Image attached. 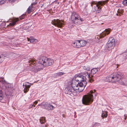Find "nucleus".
<instances>
[{
	"instance_id": "obj_3",
	"label": "nucleus",
	"mask_w": 127,
	"mask_h": 127,
	"mask_svg": "<svg viewBox=\"0 0 127 127\" xmlns=\"http://www.w3.org/2000/svg\"><path fill=\"white\" fill-rule=\"evenodd\" d=\"M123 77V73L119 72L107 77L106 80L107 81L112 83L119 82L121 81V79Z\"/></svg>"
},
{
	"instance_id": "obj_35",
	"label": "nucleus",
	"mask_w": 127,
	"mask_h": 127,
	"mask_svg": "<svg viewBox=\"0 0 127 127\" xmlns=\"http://www.w3.org/2000/svg\"><path fill=\"white\" fill-rule=\"evenodd\" d=\"M41 127H46V125H44V126H43L42 127L41 126Z\"/></svg>"
},
{
	"instance_id": "obj_9",
	"label": "nucleus",
	"mask_w": 127,
	"mask_h": 127,
	"mask_svg": "<svg viewBox=\"0 0 127 127\" xmlns=\"http://www.w3.org/2000/svg\"><path fill=\"white\" fill-rule=\"evenodd\" d=\"M43 104L44 109L52 111L55 108V107L53 105L47 102H45V103H43Z\"/></svg>"
},
{
	"instance_id": "obj_27",
	"label": "nucleus",
	"mask_w": 127,
	"mask_h": 127,
	"mask_svg": "<svg viewBox=\"0 0 127 127\" xmlns=\"http://www.w3.org/2000/svg\"><path fill=\"white\" fill-rule=\"evenodd\" d=\"M25 15L23 14L22 16H21L19 18L21 20V19H23L25 17Z\"/></svg>"
},
{
	"instance_id": "obj_41",
	"label": "nucleus",
	"mask_w": 127,
	"mask_h": 127,
	"mask_svg": "<svg viewBox=\"0 0 127 127\" xmlns=\"http://www.w3.org/2000/svg\"><path fill=\"white\" fill-rule=\"evenodd\" d=\"M125 120H126V118H125Z\"/></svg>"
},
{
	"instance_id": "obj_30",
	"label": "nucleus",
	"mask_w": 127,
	"mask_h": 127,
	"mask_svg": "<svg viewBox=\"0 0 127 127\" xmlns=\"http://www.w3.org/2000/svg\"><path fill=\"white\" fill-rule=\"evenodd\" d=\"M124 57L126 59H127V52L124 55Z\"/></svg>"
},
{
	"instance_id": "obj_23",
	"label": "nucleus",
	"mask_w": 127,
	"mask_h": 127,
	"mask_svg": "<svg viewBox=\"0 0 127 127\" xmlns=\"http://www.w3.org/2000/svg\"><path fill=\"white\" fill-rule=\"evenodd\" d=\"M123 4L125 5H127V0H125L123 2Z\"/></svg>"
},
{
	"instance_id": "obj_18",
	"label": "nucleus",
	"mask_w": 127,
	"mask_h": 127,
	"mask_svg": "<svg viewBox=\"0 0 127 127\" xmlns=\"http://www.w3.org/2000/svg\"><path fill=\"white\" fill-rule=\"evenodd\" d=\"M98 68H94L92 69L91 72L92 74H95L98 70Z\"/></svg>"
},
{
	"instance_id": "obj_26",
	"label": "nucleus",
	"mask_w": 127,
	"mask_h": 127,
	"mask_svg": "<svg viewBox=\"0 0 127 127\" xmlns=\"http://www.w3.org/2000/svg\"><path fill=\"white\" fill-rule=\"evenodd\" d=\"M33 105L34 104H30L29 105V109H30L31 108H32Z\"/></svg>"
},
{
	"instance_id": "obj_34",
	"label": "nucleus",
	"mask_w": 127,
	"mask_h": 127,
	"mask_svg": "<svg viewBox=\"0 0 127 127\" xmlns=\"http://www.w3.org/2000/svg\"><path fill=\"white\" fill-rule=\"evenodd\" d=\"M42 69V68H38V71H40V70Z\"/></svg>"
},
{
	"instance_id": "obj_13",
	"label": "nucleus",
	"mask_w": 127,
	"mask_h": 127,
	"mask_svg": "<svg viewBox=\"0 0 127 127\" xmlns=\"http://www.w3.org/2000/svg\"><path fill=\"white\" fill-rule=\"evenodd\" d=\"M37 3V2L35 1V2L32 3L31 5L29 7L26 11L28 14L30 13L31 12H32V11H33V8L34 7L33 5L36 4Z\"/></svg>"
},
{
	"instance_id": "obj_2",
	"label": "nucleus",
	"mask_w": 127,
	"mask_h": 127,
	"mask_svg": "<svg viewBox=\"0 0 127 127\" xmlns=\"http://www.w3.org/2000/svg\"><path fill=\"white\" fill-rule=\"evenodd\" d=\"M95 90H91L89 93L84 96L82 99L83 103L85 105H88L92 102L94 98L93 96V95H94L95 98L97 95L96 93H95Z\"/></svg>"
},
{
	"instance_id": "obj_1",
	"label": "nucleus",
	"mask_w": 127,
	"mask_h": 127,
	"mask_svg": "<svg viewBox=\"0 0 127 127\" xmlns=\"http://www.w3.org/2000/svg\"><path fill=\"white\" fill-rule=\"evenodd\" d=\"M85 75L86 76L81 74L75 75L74 79L69 82V85L65 89V93L73 96L82 91L86 85V80L87 78L90 82L93 81L92 75L91 76L88 73H86Z\"/></svg>"
},
{
	"instance_id": "obj_16",
	"label": "nucleus",
	"mask_w": 127,
	"mask_h": 127,
	"mask_svg": "<svg viewBox=\"0 0 127 127\" xmlns=\"http://www.w3.org/2000/svg\"><path fill=\"white\" fill-rule=\"evenodd\" d=\"M80 47L85 46L87 42L84 40H79Z\"/></svg>"
},
{
	"instance_id": "obj_11",
	"label": "nucleus",
	"mask_w": 127,
	"mask_h": 127,
	"mask_svg": "<svg viewBox=\"0 0 127 127\" xmlns=\"http://www.w3.org/2000/svg\"><path fill=\"white\" fill-rule=\"evenodd\" d=\"M111 31V30L109 29H106L105 31L100 34L99 36H98V37L100 38L104 37L106 35L109 34L110 33Z\"/></svg>"
},
{
	"instance_id": "obj_4",
	"label": "nucleus",
	"mask_w": 127,
	"mask_h": 127,
	"mask_svg": "<svg viewBox=\"0 0 127 127\" xmlns=\"http://www.w3.org/2000/svg\"><path fill=\"white\" fill-rule=\"evenodd\" d=\"M38 61L39 64L44 66H50L54 63L53 60L48 58L45 56H42L40 57Z\"/></svg>"
},
{
	"instance_id": "obj_31",
	"label": "nucleus",
	"mask_w": 127,
	"mask_h": 127,
	"mask_svg": "<svg viewBox=\"0 0 127 127\" xmlns=\"http://www.w3.org/2000/svg\"><path fill=\"white\" fill-rule=\"evenodd\" d=\"M100 125V124L99 123H96L95 124L94 126H99Z\"/></svg>"
},
{
	"instance_id": "obj_37",
	"label": "nucleus",
	"mask_w": 127,
	"mask_h": 127,
	"mask_svg": "<svg viewBox=\"0 0 127 127\" xmlns=\"http://www.w3.org/2000/svg\"><path fill=\"white\" fill-rule=\"evenodd\" d=\"M3 60V58L2 59H1V61H0V62H1V61H2V60Z\"/></svg>"
},
{
	"instance_id": "obj_33",
	"label": "nucleus",
	"mask_w": 127,
	"mask_h": 127,
	"mask_svg": "<svg viewBox=\"0 0 127 127\" xmlns=\"http://www.w3.org/2000/svg\"><path fill=\"white\" fill-rule=\"evenodd\" d=\"M38 103V101L36 100L34 101L33 103L35 104V105H36V104H37Z\"/></svg>"
},
{
	"instance_id": "obj_17",
	"label": "nucleus",
	"mask_w": 127,
	"mask_h": 127,
	"mask_svg": "<svg viewBox=\"0 0 127 127\" xmlns=\"http://www.w3.org/2000/svg\"><path fill=\"white\" fill-rule=\"evenodd\" d=\"M123 12V10L119 9L117 11V13L116 14L117 16H120L122 14Z\"/></svg>"
},
{
	"instance_id": "obj_12",
	"label": "nucleus",
	"mask_w": 127,
	"mask_h": 127,
	"mask_svg": "<svg viewBox=\"0 0 127 127\" xmlns=\"http://www.w3.org/2000/svg\"><path fill=\"white\" fill-rule=\"evenodd\" d=\"M19 21L18 18H15L11 19L8 22H10L9 24L8 25V27H12L16 24V23Z\"/></svg>"
},
{
	"instance_id": "obj_7",
	"label": "nucleus",
	"mask_w": 127,
	"mask_h": 127,
	"mask_svg": "<svg viewBox=\"0 0 127 127\" xmlns=\"http://www.w3.org/2000/svg\"><path fill=\"white\" fill-rule=\"evenodd\" d=\"M115 45V40L113 37H110L106 44V47L108 50L113 49Z\"/></svg>"
},
{
	"instance_id": "obj_14",
	"label": "nucleus",
	"mask_w": 127,
	"mask_h": 127,
	"mask_svg": "<svg viewBox=\"0 0 127 127\" xmlns=\"http://www.w3.org/2000/svg\"><path fill=\"white\" fill-rule=\"evenodd\" d=\"M79 44V40H77L73 42L72 43L71 45L74 48H80Z\"/></svg>"
},
{
	"instance_id": "obj_22",
	"label": "nucleus",
	"mask_w": 127,
	"mask_h": 127,
	"mask_svg": "<svg viewBox=\"0 0 127 127\" xmlns=\"http://www.w3.org/2000/svg\"><path fill=\"white\" fill-rule=\"evenodd\" d=\"M3 97V95L2 92L0 90V100H2Z\"/></svg>"
},
{
	"instance_id": "obj_40",
	"label": "nucleus",
	"mask_w": 127,
	"mask_h": 127,
	"mask_svg": "<svg viewBox=\"0 0 127 127\" xmlns=\"http://www.w3.org/2000/svg\"><path fill=\"white\" fill-rule=\"evenodd\" d=\"M120 84H122L123 83H120Z\"/></svg>"
},
{
	"instance_id": "obj_39",
	"label": "nucleus",
	"mask_w": 127,
	"mask_h": 127,
	"mask_svg": "<svg viewBox=\"0 0 127 127\" xmlns=\"http://www.w3.org/2000/svg\"><path fill=\"white\" fill-rule=\"evenodd\" d=\"M0 79H3V78H2L1 77H0Z\"/></svg>"
},
{
	"instance_id": "obj_15",
	"label": "nucleus",
	"mask_w": 127,
	"mask_h": 127,
	"mask_svg": "<svg viewBox=\"0 0 127 127\" xmlns=\"http://www.w3.org/2000/svg\"><path fill=\"white\" fill-rule=\"evenodd\" d=\"M27 40L30 42L34 43L38 42V40L32 37H30L29 38H27Z\"/></svg>"
},
{
	"instance_id": "obj_29",
	"label": "nucleus",
	"mask_w": 127,
	"mask_h": 127,
	"mask_svg": "<svg viewBox=\"0 0 127 127\" xmlns=\"http://www.w3.org/2000/svg\"><path fill=\"white\" fill-rule=\"evenodd\" d=\"M64 74V73H63L62 72H60L58 73V75H62Z\"/></svg>"
},
{
	"instance_id": "obj_19",
	"label": "nucleus",
	"mask_w": 127,
	"mask_h": 127,
	"mask_svg": "<svg viewBox=\"0 0 127 127\" xmlns=\"http://www.w3.org/2000/svg\"><path fill=\"white\" fill-rule=\"evenodd\" d=\"M39 121L41 124L44 123L46 121L45 118L44 117L40 118Z\"/></svg>"
},
{
	"instance_id": "obj_28",
	"label": "nucleus",
	"mask_w": 127,
	"mask_h": 127,
	"mask_svg": "<svg viewBox=\"0 0 127 127\" xmlns=\"http://www.w3.org/2000/svg\"><path fill=\"white\" fill-rule=\"evenodd\" d=\"M5 2V1L3 0H0V4H3Z\"/></svg>"
},
{
	"instance_id": "obj_5",
	"label": "nucleus",
	"mask_w": 127,
	"mask_h": 127,
	"mask_svg": "<svg viewBox=\"0 0 127 127\" xmlns=\"http://www.w3.org/2000/svg\"><path fill=\"white\" fill-rule=\"evenodd\" d=\"M104 3V2L99 1L97 2L94 1H92L91 4L93 11L96 13H99L101 9L100 6L103 4Z\"/></svg>"
},
{
	"instance_id": "obj_20",
	"label": "nucleus",
	"mask_w": 127,
	"mask_h": 127,
	"mask_svg": "<svg viewBox=\"0 0 127 127\" xmlns=\"http://www.w3.org/2000/svg\"><path fill=\"white\" fill-rule=\"evenodd\" d=\"M107 116V112H103L101 115V117L103 118L104 117L106 118Z\"/></svg>"
},
{
	"instance_id": "obj_6",
	"label": "nucleus",
	"mask_w": 127,
	"mask_h": 127,
	"mask_svg": "<svg viewBox=\"0 0 127 127\" xmlns=\"http://www.w3.org/2000/svg\"><path fill=\"white\" fill-rule=\"evenodd\" d=\"M71 19L74 23L78 25L80 24L81 22L84 20L83 18H81L79 15L74 12H73L72 13Z\"/></svg>"
},
{
	"instance_id": "obj_21",
	"label": "nucleus",
	"mask_w": 127,
	"mask_h": 127,
	"mask_svg": "<svg viewBox=\"0 0 127 127\" xmlns=\"http://www.w3.org/2000/svg\"><path fill=\"white\" fill-rule=\"evenodd\" d=\"M83 68L87 71L89 70L90 69L89 67L88 66L86 65L84 66Z\"/></svg>"
},
{
	"instance_id": "obj_8",
	"label": "nucleus",
	"mask_w": 127,
	"mask_h": 127,
	"mask_svg": "<svg viewBox=\"0 0 127 127\" xmlns=\"http://www.w3.org/2000/svg\"><path fill=\"white\" fill-rule=\"evenodd\" d=\"M51 23L57 27L61 28L64 25V21L59 19H55L52 21Z\"/></svg>"
},
{
	"instance_id": "obj_10",
	"label": "nucleus",
	"mask_w": 127,
	"mask_h": 127,
	"mask_svg": "<svg viewBox=\"0 0 127 127\" xmlns=\"http://www.w3.org/2000/svg\"><path fill=\"white\" fill-rule=\"evenodd\" d=\"M33 84H31L28 82H27L23 83V86L24 89V92L26 93L29 90V89L31 86V85H32Z\"/></svg>"
},
{
	"instance_id": "obj_32",
	"label": "nucleus",
	"mask_w": 127,
	"mask_h": 127,
	"mask_svg": "<svg viewBox=\"0 0 127 127\" xmlns=\"http://www.w3.org/2000/svg\"><path fill=\"white\" fill-rule=\"evenodd\" d=\"M16 0H9V2L12 3L14 2Z\"/></svg>"
},
{
	"instance_id": "obj_24",
	"label": "nucleus",
	"mask_w": 127,
	"mask_h": 127,
	"mask_svg": "<svg viewBox=\"0 0 127 127\" xmlns=\"http://www.w3.org/2000/svg\"><path fill=\"white\" fill-rule=\"evenodd\" d=\"M36 62L33 59H31L30 61V63H32V64H35Z\"/></svg>"
},
{
	"instance_id": "obj_25",
	"label": "nucleus",
	"mask_w": 127,
	"mask_h": 127,
	"mask_svg": "<svg viewBox=\"0 0 127 127\" xmlns=\"http://www.w3.org/2000/svg\"><path fill=\"white\" fill-rule=\"evenodd\" d=\"M45 103V102H43L42 103H41V104H39L38 105V106H41V107L42 108H43L44 109V107H43V103Z\"/></svg>"
},
{
	"instance_id": "obj_36",
	"label": "nucleus",
	"mask_w": 127,
	"mask_h": 127,
	"mask_svg": "<svg viewBox=\"0 0 127 127\" xmlns=\"http://www.w3.org/2000/svg\"><path fill=\"white\" fill-rule=\"evenodd\" d=\"M3 60V58L2 59H1V61H0V62H1V61H2V60Z\"/></svg>"
},
{
	"instance_id": "obj_38",
	"label": "nucleus",
	"mask_w": 127,
	"mask_h": 127,
	"mask_svg": "<svg viewBox=\"0 0 127 127\" xmlns=\"http://www.w3.org/2000/svg\"><path fill=\"white\" fill-rule=\"evenodd\" d=\"M33 104H34V105H33V107H35V104H33Z\"/></svg>"
}]
</instances>
